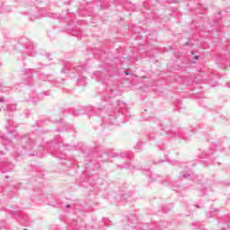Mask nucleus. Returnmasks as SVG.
Wrapping results in <instances>:
<instances>
[{"label":"nucleus","instance_id":"obj_1","mask_svg":"<svg viewBox=\"0 0 230 230\" xmlns=\"http://www.w3.org/2000/svg\"><path fill=\"white\" fill-rule=\"evenodd\" d=\"M17 144L14 146V152L17 155H22V154H29V155H36L40 157L41 152L49 150L50 154H61L63 155L66 150L73 148L71 145H64L62 138L58 137L53 141L47 143L45 146L42 144V139L31 137L30 135L15 137Z\"/></svg>","mask_w":230,"mask_h":230},{"label":"nucleus","instance_id":"obj_2","mask_svg":"<svg viewBox=\"0 0 230 230\" xmlns=\"http://www.w3.org/2000/svg\"><path fill=\"white\" fill-rule=\"evenodd\" d=\"M111 111L107 116H102V123L101 127L109 123V125H123L128 120V109L127 104L121 101H116L111 104Z\"/></svg>","mask_w":230,"mask_h":230},{"label":"nucleus","instance_id":"obj_3","mask_svg":"<svg viewBox=\"0 0 230 230\" xmlns=\"http://www.w3.org/2000/svg\"><path fill=\"white\" fill-rule=\"evenodd\" d=\"M161 130L167 134L169 139H183V141H191V134L193 131L187 132L186 129L172 128L170 119H164L160 123Z\"/></svg>","mask_w":230,"mask_h":230},{"label":"nucleus","instance_id":"obj_4","mask_svg":"<svg viewBox=\"0 0 230 230\" xmlns=\"http://www.w3.org/2000/svg\"><path fill=\"white\" fill-rule=\"evenodd\" d=\"M13 137V135L11 133H8L7 136L0 132V143L4 146H8V145H11L13 143L12 142V138ZM15 168V165L7 161L6 158H4V153L3 151H0V172L2 173H8V172H12Z\"/></svg>","mask_w":230,"mask_h":230},{"label":"nucleus","instance_id":"obj_5","mask_svg":"<svg viewBox=\"0 0 230 230\" xmlns=\"http://www.w3.org/2000/svg\"><path fill=\"white\" fill-rule=\"evenodd\" d=\"M133 155L134 153L132 151L111 153V157L116 159L117 166L120 169L130 167V161H132Z\"/></svg>","mask_w":230,"mask_h":230},{"label":"nucleus","instance_id":"obj_6","mask_svg":"<svg viewBox=\"0 0 230 230\" xmlns=\"http://www.w3.org/2000/svg\"><path fill=\"white\" fill-rule=\"evenodd\" d=\"M111 154H112V152L111 153H102L100 156L101 160H97L96 161H91L89 163L84 164V168L86 170V172H91V170H98V168H100V161H102V163H106V161H109V159H112V157H111Z\"/></svg>","mask_w":230,"mask_h":230},{"label":"nucleus","instance_id":"obj_7","mask_svg":"<svg viewBox=\"0 0 230 230\" xmlns=\"http://www.w3.org/2000/svg\"><path fill=\"white\" fill-rule=\"evenodd\" d=\"M103 112H105V109H98L96 111V108L94 107H81L77 110H75L73 112V116H82L84 114H87L88 116H93V114H98L99 116H103Z\"/></svg>","mask_w":230,"mask_h":230},{"label":"nucleus","instance_id":"obj_8","mask_svg":"<svg viewBox=\"0 0 230 230\" xmlns=\"http://www.w3.org/2000/svg\"><path fill=\"white\" fill-rule=\"evenodd\" d=\"M116 97V85H108L106 90L102 93L101 98L103 102L111 103L112 100Z\"/></svg>","mask_w":230,"mask_h":230},{"label":"nucleus","instance_id":"obj_9","mask_svg":"<svg viewBox=\"0 0 230 230\" xmlns=\"http://www.w3.org/2000/svg\"><path fill=\"white\" fill-rule=\"evenodd\" d=\"M82 71H87V65L78 66L76 64L66 63L61 73H80Z\"/></svg>","mask_w":230,"mask_h":230},{"label":"nucleus","instance_id":"obj_10","mask_svg":"<svg viewBox=\"0 0 230 230\" xmlns=\"http://www.w3.org/2000/svg\"><path fill=\"white\" fill-rule=\"evenodd\" d=\"M1 109H3L4 111H6V112L4 113L5 118H11L12 113L10 112H13V111L17 109V105L6 104V99H4V97H0V111Z\"/></svg>","mask_w":230,"mask_h":230},{"label":"nucleus","instance_id":"obj_11","mask_svg":"<svg viewBox=\"0 0 230 230\" xmlns=\"http://www.w3.org/2000/svg\"><path fill=\"white\" fill-rule=\"evenodd\" d=\"M215 154H217V152L213 151V148H211L208 151L203 152L200 157H202L203 159H209L210 161H215Z\"/></svg>","mask_w":230,"mask_h":230},{"label":"nucleus","instance_id":"obj_12","mask_svg":"<svg viewBox=\"0 0 230 230\" xmlns=\"http://www.w3.org/2000/svg\"><path fill=\"white\" fill-rule=\"evenodd\" d=\"M185 170H182L180 172V178L181 179H193V176H191V171L190 170V168H188V166L184 167Z\"/></svg>","mask_w":230,"mask_h":230},{"label":"nucleus","instance_id":"obj_13","mask_svg":"<svg viewBox=\"0 0 230 230\" xmlns=\"http://www.w3.org/2000/svg\"><path fill=\"white\" fill-rule=\"evenodd\" d=\"M27 53L31 57H36L37 56V49L33 43H29L26 47Z\"/></svg>","mask_w":230,"mask_h":230},{"label":"nucleus","instance_id":"obj_14","mask_svg":"<svg viewBox=\"0 0 230 230\" xmlns=\"http://www.w3.org/2000/svg\"><path fill=\"white\" fill-rule=\"evenodd\" d=\"M70 33L73 37H76L77 39H82V37H84V32L79 27H75L72 29Z\"/></svg>","mask_w":230,"mask_h":230},{"label":"nucleus","instance_id":"obj_15","mask_svg":"<svg viewBox=\"0 0 230 230\" xmlns=\"http://www.w3.org/2000/svg\"><path fill=\"white\" fill-rule=\"evenodd\" d=\"M11 215L14 218H21V224H24V221H26V216H24V214L21 211H12Z\"/></svg>","mask_w":230,"mask_h":230},{"label":"nucleus","instance_id":"obj_16","mask_svg":"<svg viewBox=\"0 0 230 230\" xmlns=\"http://www.w3.org/2000/svg\"><path fill=\"white\" fill-rule=\"evenodd\" d=\"M219 211L220 210H218V208H210L206 212V217H207V218H213V217H217V215H218Z\"/></svg>","mask_w":230,"mask_h":230},{"label":"nucleus","instance_id":"obj_17","mask_svg":"<svg viewBox=\"0 0 230 230\" xmlns=\"http://www.w3.org/2000/svg\"><path fill=\"white\" fill-rule=\"evenodd\" d=\"M142 170H143V172H146V175H147V177L149 179V182H154L157 179V175L152 173V172H150V169L144 168Z\"/></svg>","mask_w":230,"mask_h":230},{"label":"nucleus","instance_id":"obj_18","mask_svg":"<svg viewBox=\"0 0 230 230\" xmlns=\"http://www.w3.org/2000/svg\"><path fill=\"white\" fill-rule=\"evenodd\" d=\"M40 80H42L43 82H51L53 80V75L40 73Z\"/></svg>","mask_w":230,"mask_h":230},{"label":"nucleus","instance_id":"obj_19","mask_svg":"<svg viewBox=\"0 0 230 230\" xmlns=\"http://www.w3.org/2000/svg\"><path fill=\"white\" fill-rule=\"evenodd\" d=\"M189 57H190V58H191V60L189 61V64H195L197 62V60H199V58H200V56L195 55V52H190Z\"/></svg>","mask_w":230,"mask_h":230},{"label":"nucleus","instance_id":"obj_20","mask_svg":"<svg viewBox=\"0 0 230 230\" xmlns=\"http://www.w3.org/2000/svg\"><path fill=\"white\" fill-rule=\"evenodd\" d=\"M24 79L25 84H27V85H33V77L31 76V73H30L27 75H24Z\"/></svg>","mask_w":230,"mask_h":230},{"label":"nucleus","instance_id":"obj_21","mask_svg":"<svg viewBox=\"0 0 230 230\" xmlns=\"http://www.w3.org/2000/svg\"><path fill=\"white\" fill-rule=\"evenodd\" d=\"M115 200L117 202H121L123 200H127V194L119 193L115 197Z\"/></svg>","mask_w":230,"mask_h":230},{"label":"nucleus","instance_id":"obj_22","mask_svg":"<svg viewBox=\"0 0 230 230\" xmlns=\"http://www.w3.org/2000/svg\"><path fill=\"white\" fill-rule=\"evenodd\" d=\"M145 145V142L139 140L136 145H135V150L137 152H141L143 150V146Z\"/></svg>","mask_w":230,"mask_h":230},{"label":"nucleus","instance_id":"obj_23","mask_svg":"<svg viewBox=\"0 0 230 230\" xmlns=\"http://www.w3.org/2000/svg\"><path fill=\"white\" fill-rule=\"evenodd\" d=\"M78 85L84 86L87 84V77H81L77 80Z\"/></svg>","mask_w":230,"mask_h":230},{"label":"nucleus","instance_id":"obj_24","mask_svg":"<svg viewBox=\"0 0 230 230\" xmlns=\"http://www.w3.org/2000/svg\"><path fill=\"white\" fill-rule=\"evenodd\" d=\"M222 230H230V217L226 218Z\"/></svg>","mask_w":230,"mask_h":230},{"label":"nucleus","instance_id":"obj_25","mask_svg":"<svg viewBox=\"0 0 230 230\" xmlns=\"http://www.w3.org/2000/svg\"><path fill=\"white\" fill-rule=\"evenodd\" d=\"M12 127H15V126L13 125V120L9 119H7V125H5V128H7V130H12Z\"/></svg>","mask_w":230,"mask_h":230},{"label":"nucleus","instance_id":"obj_26","mask_svg":"<svg viewBox=\"0 0 230 230\" xmlns=\"http://www.w3.org/2000/svg\"><path fill=\"white\" fill-rule=\"evenodd\" d=\"M34 192L36 193V195H40V199L41 200H44V199H46V197H44V194H40V193H42V190H40V189H39V190L34 189Z\"/></svg>","mask_w":230,"mask_h":230},{"label":"nucleus","instance_id":"obj_27","mask_svg":"<svg viewBox=\"0 0 230 230\" xmlns=\"http://www.w3.org/2000/svg\"><path fill=\"white\" fill-rule=\"evenodd\" d=\"M71 227H73V229L81 230L78 227V221H73L72 224H71Z\"/></svg>","mask_w":230,"mask_h":230},{"label":"nucleus","instance_id":"obj_28","mask_svg":"<svg viewBox=\"0 0 230 230\" xmlns=\"http://www.w3.org/2000/svg\"><path fill=\"white\" fill-rule=\"evenodd\" d=\"M27 102H32V103H37V102H39V99H37V97H30Z\"/></svg>","mask_w":230,"mask_h":230},{"label":"nucleus","instance_id":"obj_29","mask_svg":"<svg viewBox=\"0 0 230 230\" xmlns=\"http://www.w3.org/2000/svg\"><path fill=\"white\" fill-rule=\"evenodd\" d=\"M0 90L2 91V93H6L8 91V88L0 83Z\"/></svg>","mask_w":230,"mask_h":230},{"label":"nucleus","instance_id":"obj_30","mask_svg":"<svg viewBox=\"0 0 230 230\" xmlns=\"http://www.w3.org/2000/svg\"><path fill=\"white\" fill-rule=\"evenodd\" d=\"M162 211H163L164 213H168V211H170V208H167L166 207H163V208H162Z\"/></svg>","mask_w":230,"mask_h":230},{"label":"nucleus","instance_id":"obj_31","mask_svg":"<svg viewBox=\"0 0 230 230\" xmlns=\"http://www.w3.org/2000/svg\"><path fill=\"white\" fill-rule=\"evenodd\" d=\"M124 75H126V76H128V75H130V72H128V71H124Z\"/></svg>","mask_w":230,"mask_h":230},{"label":"nucleus","instance_id":"obj_32","mask_svg":"<svg viewBox=\"0 0 230 230\" xmlns=\"http://www.w3.org/2000/svg\"><path fill=\"white\" fill-rule=\"evenodd\" d=\"M172 190L173 191H177V190H179V187L172 186Z\"/></svg>","mask_w":230,"mask_h":230},{"label":"nucleus","instance_id":"obj_33","mask_svg":"<svg viewBox=\"0 0 230 230\" xmlns=\"http://www.w3.org/2000/svg\"><path fill=\"white\" fill-rule=\"evenodd\" d=\"M188 166H195V164L189 163Z\"/></svg>","mask_w":230,"mask_h":230},{"label":"nucleus","instance_id":"obj_34","mask_svg":"<svg viewBox=\"0 0 230 230\" xmlns=\"http://www.w3.org/2000/svg\"><path fill=\"white\" fill-rule=\"evenodd\" d=\"M66 208L67 209H69V208H71V205H70V204H66Z\"/></svg>","mask_w":230,"mask_h":230},{"label":"nucleus","instance_id":"obj_35","mask_svg":"<svg viewBox=\"0 0 230 230\" xmlns=\"http://www.w3.org/2000/svg\"><path fill=\"white\" fill-rule=\"evenodd\" d=\"M226 85H227V87L230 89V83H227Z\"/></svg>","mask_w":230,"mask_h":230},{"label":"nucleus","instance_id":"obj_36","mask_svg":"<svg viewBox=\"0 0 230 230\" xmlns=\"http://www.w3.org/2000/svg\"><path fill=\"white\" fill-rule=\"evenodd\" d=\"M196 208H200V205L197 204V205H196Z\"/></svg>","mask_w":230,"mask_h":230},{"label":"nucleus","instance_id":"obj_37","mask_svg":"<svg viewBox=\"0 0 230 230\" xmlns=\"http://www.w3.org/2000/svg\"><path fill=\"white\" fill-rule=\"evenodd\" d=\"M94 119H99V117H98V116H95V117H94Z\"/></svg>","mask_w":230,"mask_h":230},{"label":"nucleus","instance_id":"obj_38","mask_svg":"<svg viewBox=\"0 0 230 230\" xmlns=\"http://www.w3.org/2000/svg\"><path fill=\"white\" fill-rule=\"evenodd\" d=\"M150 139H154V137H152V135L149 136Z\"/></svg>","mask_w":230,"mask_h":230},{"label":"nucleus","instance_id":"obj_39","mask_svg":"<svg viewBox=\"0 0 230 230\" xmlns=\"http://www.w3.org/2000/svg\"><path fill=\"white\" fill-rule=\"evenodd\" d=\"M145 119H146V121H148V118H146Z\"/></svg>","mask_w":230,"mask_h":230},{"label":"nucleus","instance_id":"obj_40","mask_svg":"<svg viewBox=\"0 0 230 230\" xmlns=\"http://www.w3.org/2000/svg\"><path fill=\"white\" fill-rule=\"evenodd\" d=\"M142 78H146V76L144 75V76H142Z\"/></svg>","mask_w":230,"mask_h":230},{"label":"nucleus","instance_id":"obj_41","mask_svg":"<svg viewBox=\"0 0 230 230\" xmlns=\"http://www.w3.org/2000/svg\"><path fill=\"white\" fill-rule=\"evenodd\" d=\"M162 150H164V148H163V147H160Z\"/></svg>","mask_w":230,"mask_h":230},{"label":"nucleus","instance_id":"obj_42","mask_svg":"<svg viewBox=\"0 0 230 230\" xmlns=\"http://www.w3.org/2000/svg\"><path fill=\"white\" fill-rule=\"evenodd\" d=\"M22 57H23V58H26L24 57V55H22Z\"/></svg>","mask_w":230,"mask_h":230},{"label":"nucleus","instance_id":"obj_43","mask_svg":"<svg viewBox=\"0 0 230 230\" xmlns=\"http://www.w3.org/2000/svg\"><path fill=\"white\" fill-rule=\"evenodd\" d=\"M41 66H46V64H42Z\"/></svg>","mask_w":230,"mask_h":230},{"label":"nucleus","instance_id":"obj_44","mask_svg":"<svg viewBox=\"0 0 230 230\" xmlns=\"http://www.w3.org/2000/svg\"><path fill=\"white\" fill-rule=\"evenodd\" d=\"M9 176H5L6 179H8Z\"/></svg>","mask_w":230,"mask_h":230},{"label":"nucleus","instance_id":"obj_45","mask_svg":"<svg viewBox=\"0 0 230 230\" xmlns=\"http://www.w3.org/2000/svg\"><path fill=\"white\" fill-rule=\"evenodd\" d=\"M217 164H220V163L217 162Z\"/></svg>","mask_w":230,"mask_h":230},{"label":"nucleus","instance_id":"obj_46","mask_svg":"<svg viewBox=\"0 0 230 230\" xmlns=\"http://www.w3.org/2000/svg\"><path fill=\"white\" fill-rule=\"evenodd\" d=\"M218 14L220 15V12L218 13Z\"/></svg>","mask_w":230,"mask_h":230},{"label":"nucleus","instance_id":"obj_47","mask_svg":"<svg viewBox=\"0 0 230 230\" xmlns=\"http://www.w3.org/2000/svg\"><path fill=\"white\" fill-rule=\"evenodd\" d=\"M180 112H181V109H179Z\"/></svg>","mask_w":230,"mask_h":230},{"label":"nucleus","instance_id":"obj_48","mask_svg":"<svg viewBox=\"0 0 230 230\" xmlns=\"http://www.w3.org/2000/svg\"><path fill=\"white\" fill-rule=\"evenodd\" d=\"M23 230H28V229L25 228V229H23Z\"/></svg>","mask_w":230,"mask_h":230}]
</instances>
